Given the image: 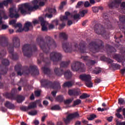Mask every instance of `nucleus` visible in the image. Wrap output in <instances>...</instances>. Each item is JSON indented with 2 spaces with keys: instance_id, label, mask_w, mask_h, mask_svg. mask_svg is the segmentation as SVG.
<instances>
[{
  "instance_id": "1",
  "label": "nucleus",
  "mask_w": 125,
  "mask_h": 125,
  "mask_svg": "<svg viewBox=\"0 0 125 125\" xmlns=\"http://www.w3.org/2000/svg\"><path fill=\"white\" fill-rule=\"evenodd\" d=\"M37 42L38 43L41 49L45 54L41 53L39 54V58L37 59L38 63L40 64L42 62L45 63V65H49L50 64V60L53 62H59L62 60V55L61 53L54 51L50 54V58L45 57L49 52L51 48L57 47L56 43L55 40L49 36H46L45 40L42 37H39L37 39Z\"/></svg>"
},
{
  "instance_id": "2",
  "label": "nucleus",
  "mask_w": 125,
  "mask_h": 125,
  "mask_svg": "<svg viewBox=\"0 0 125 125\" xmlns=\"http://www.w3.org/2000/svg\"><path fill=\"white\" fill-rule=\"evenodd\" d=\"M0 45L3 47H8L7 50L9 54H11V59L13 60L19 59V55L17 53H13L14 47L19 48L21 46L20 39L17 36L13 38V43H9L5 36L0 37Z\"/></svg>"
},
{
  "instance_id": "3",
  "label": "nucleus",
  "mask_w": 125,
  "mask_h": 125,
  "mask_svg": "<svg viewBox=\"0 0 125 125\" xmlns=\"http://www.w3.org/2000/svg\"><path fill=\"white\" fill-rule=\"evenodd\" d=\"M15 70L17 72L18 76H20L22 75H29L31 72L33 76L38 75L40 74L39 69L35 65H30L29 67L26 66L23 68L21 64H17L15 66Z\"/></svg>"
},
{
  "instance_id": "4",
  "label": "nucleus",
  "mask_w": 125,
  "mask_h": 125,
  "mask_svg": "<svg viewBox=\"0 0 125 125\" xmlns=\"http://www.w3.org/2000/svg\"><path fill=\"white\" fill-rule=\"evenodd\" d=\"M42 0H34L32 1L34 6H32L29 2H26L21 4L19 6V10L21 15H26L27 12H33L34 10H37L39 8V6L38 5Z\"/></svg>"
},
{
  "instance_id": "5",
  "label": "nucleus",
  "mask_w": 125,
  "mask_h": 125,
  "mask_svg": "<svg viewBox=\"0 0 125 125\" xmlns=\"http://www.w3.org/2000/svg\"><path fill=\"white\" fill-rule=\"evenodd\" d=\"M22 53L23 55L27 58H31L33 52L37 50L36 46L33 44H25L22 46Z\"/></svg>"
},
{
  "instance_id": "6",
  "label": "nucleus",
  "mask_w": 125,
  "mask_h": 125,
  "mask_svg": "<svg viewBox=\"0 0 125 125\" xmlns=\"http://www.w3.org/2000/svg\"><path fill=\"white\" fill-rule=\"evenodd\" d=\"M12 3V0H6L0 2V25H1L2 23V19L4 20H6L9 18L8 15H6L5 10L4 9V6L7 7L8 6V3Z\"/></svg>"
},
{
  "instance_id": "7",
  "label": "nucleus",
  "mask_w": 125,
  "mask_h": 125,
  "mask_svg": "<svg viewBox=\"0 0 125 125\" xmlns=\"http://www.w3.org/2000/svg\"><path fill=\"white\" fill-rule=\"evenodd\" d=\"M62 49L66 53H70L72 51H78V41H74L70 44L68 42H64L62 43Z\"/></svg>"
},
{
  "instance_id": "8",
  "label": "nucleus",
  "mask_w": 125,
  "mask_h": 125,
  "mask_svg": "<svg viewBox=\"0 0 125 125\" xmlns=\"http://www.w3.org/2000/svg\"><path fill=\"white\" fill-rule=\"evenodd\" d=\"M89 46L92 49L91 50L93 53L99 52L102 49H104L103 42L101 40H98L97 42L92 41L89 43Z\"/></svg>"
},
{
  "instance_id": "9",
  "label": "nucleus",
  "mask_w": 125,
  "mask_h": 125,
  "mask_svg": "<svg viewBox=\"0 0 125 125\" xmlns=\"http://www.w3.org/2000/svg\"><path fill=\"white\" fill-rule=\"evenodd\" d=\"M42 86L45 88H51L53 89H61V84L58 82L52 83L47 79H42L41 81Z\"/></svg>"
},
{
  "instance_id": "10",
  "label": "nucleus",
  "mask_w": 125,
  "mask_h": 125,
  "mask_svg": "<svg viewBox=\"0 0 125 125\" xmlns=\"http://www.w3.org/2000/svg\"><path fill=\"white\" fill-rule=\"evenodd\" d=\"M2 64H0V81L1 80V75H5L8 71V66L10 65V61L8 59H3ZM3 87V83L0 82V88Z\"/></svg>"
},
{
  "instance_id": "11",
  "label": "nucleus",
  "mask_w": 125,
  "mask_h": 125,
  "mask_svg": "<svg viewBox=\"0 0 125 125\" xmlns=\"http://www.w3.org/2000/svg\"><path fill=\"white\" fill-rule=\"evenodd\" d=\"M54 72L57 76H61L64 74V77L66 79H69L72 77V73L70 70H66L65 72L64 73L63 69L62 68L55 67V69H54Z\"/></svg>"
},
{
  "instance_id": "12",
  "label": "nucleus",
  "mask_w": 125,
  "mask_h": 125,
  "mask_svg": "<svg viewBox=\"0 0 125 125\" xmlns=\"http://www.w3.org/2000/svg\"><path fill=\"white\" fill-rule=\"evenodd\" d=\"M94 30L98 35H102L104 38H107L105 28L101 24H96L94 26Z\"/></svg>"
},
{
  "instance_id": "13",
  "label": "nucleus",
  "mask_w": 125,
  "mask_h": 125,
  "mask_svg": "<svg viewBox=\"0 0 125 125\" xmlns=\"http://www.w3.org/2000/svg\"><path fill=\"white\" fill-rule=\"evenodd\" d=\"M79 116V113L78 112H74V113H71L68 114L66 116V119H64L63 122L66 125L69 124L70 122L74 119L78 117Z\"/></svg>"
},
{
  "instance_id": "14",
  "label": "nucleus",
  "mask_w": 125,
  "mask_h": 125,
  "mask_svg": "<svg viewBox=\"0 0 125 125\" xmlns=\"http://www.w3.org/2000/svg\"><path fill=\"white\" fill-rule=\"evenodd\" d=\"M9 17L10 18H19L20 17L19 14H18V12L16 9L15 7H11L9 8Z\"/></svg>"
},
{
  "instance_id": "15",
  "label": "nucleus",
  "mask_w": 125,
  "mask_h": 125,
  "mask_svg": "<svg viewBox=\"0 0 125 125\" xmlns=\"http://www.w3.org/2000/svg\"><path fill=\"white\" fill-rule=\"evenodd\" d=\"M103 18L104 19V22L105 24V28H107L109 29H112V25L110 22L109 21L108 17L107 14L106 13L103 14Z\"/></svg>"
},
{
  "instance_id": "16",
  "label": "nucleus",
  "mask_w": 125,
  "mask_h": 125,
  "mask_svg": "<svg viewBox=\"0 0 125 125\" xmlns=\"http://www.w3.org/2000/svg\"><path fill=\"white\" fill-rule=\"evenodd\" d=\"M81 59L87 62L86 65L87 67H91L96 63V62L95 61L90 60L88 56H82Z\"/></svg>"
},
{
  "instance_id": "17",
  "label": "nucleus",
  "mask_w": 125,
  "mask_h": 125,
  "mask_svg": "<svg viewBox=\"0 0 125 125\" xmlns=\"http://www.w3.org/2000/svg\"><path fill=\"white\" fill-rule=\"evenodd\" d=\"M38 101H36V102L32 103L30 105H28V106L20 107V109H21V111L25 112L26 111L29 110L31 109H34L37 107L36 103H38Z\"/></svg>"
},
{
  "instance_id": "18",
  "label": "nucleus",
  "mask_w": 125,
  "mask_h": 125,
  "mask_svg": "<svg viewBox=\"0 0 125 125\" xmlns=\"http://www.w3.org/2000/svg\"><path fill=\"white\" fill-rule=\"evenodd\" d=\"M39 21L41 22V26H42V31H48V28H47V24L48 22L44 20L43 17H39Z\"/></svg>"
},
{
  "instance_id": "19",
  "label": "nucleus",
  "mask_w": 125,
  "mask_h": 125,
  "mask_svg": "<svg viewBox=\"0 0 125 125\" xmlns=\"http://www.w3.org/2000/svg\"><path fill=\"white\" fill-rule=\"evenodd\" d=\"M122 0H113V1H110L108 4V7L111 9L116 7L117 5H119L122 3Z\"/></svg>"
},
{
  "instance_id": "20",
  "label": "nucleus",
  "mask_w": 125,
  "mask_h": 125,
  "mask_svg": "<svg viewBox=\"0 0 125 125\" xmlns=\"http://www.w3.org/2000/svg\"><path fill=\"white\" fill-rule=\"evenodd\" d=\"M79 78H80L81 80H82L83 81L85 82H89L91 81V77L89 75H86L85 74L81 75L79 76Z\"/></svg>"
},
{
  "instance_id": "21",
  "label": "nucleus",
  "mask_w": 125,
  "mask_h": 125,
  "mask_svg": "<svg viewBox=\"0 0 125 125\" xmlns=\"http://www.w3.org/2000/svg\"><path fill=\"white\" fill-rule=\"evenodd\" d=\"M23 28L25 29V32H28L30 29H32L33 28V25L30 21H26Z\"/></svg>"
},
{
  "instance_id": "22",
  "label": "nucleus",
  "mask_w": 125,
  "mask_h": 125,
  "mask_svg": "<svg viewBox=\"0 0 125 125\" xmlns=\"http://www.w3.org/2000/svg\"><path fill=\"white\" fill-rule=\"evenodd\" d=\"M113 58L115 59L117 62L121 63L123 61L122 56L120 54H115L113 56Z\"/></svg>"
},
{
  "instance_id": "23",
  "label": "nucleus",
  "mask_w": 125,
  "mask_h": 125,
  "mask_svg": "<svg viewBox=\"0 0 125 125\" xmlns=\"http://www.w3.org/2000/svg\"><path fill=\"white\" fill-rule=\"evenodd\" d=\"M68 93L70 96H78L79 95L78 90L76 89L73 90H69Z\"/></svg>"
},
{
  "instance_id": "24",
  "label": "nucleus",
  "mask_w": 125,
  "mask_h": 125,
  "mask_svg": "<svg viewBox=\"0 0 125 125\" xmlns=\"http://www.w3.org/2000/svg\"><path fill=\"white\" fill-rule=\"evenodd\" d=\"M71 67L73 71H78L79 70V62L77 61L73 63Z\"/></svg>"
},
{
  "instance_id": "25",
  "label": "nucleus",
  "mask_w": 125,
  "mask_h": 125,
  "mask_svg": "<svg viewBox=\"0 0 125 125\" xmlns=\"http://www.w3.org/2000/svg\"><path fill=\"white\" fill-rule=\"evenodd\" d=\"M16 100H17L18 103H22L25 100V97L22 95H18L16 97Z\"/></svg>"
},
{
  "instance_id": "26",
  "label": "nucleus",
  "mask_w": 125,
  "mask_h": 125,
  "mask_svg": "<svg viewBox=\"0 0 125 125\" xmlns=\"http://www.w3.org/2000/svg\"><path fill=\"white\" fill-rule=\"evenodd\" d=\"M85 70L86 67H85L84 64L82 62H79V71L84 72Z\"/></svg>"
},
{
  "instance_id": "27",
  "label": "nucleus",
  "mask_w": 125,
  "mask_h": 125,
  "mask_svg": "<svg viewBox=\"0 0 125 125\" xmlns=\"http://www.w3.org/2000/svg\"><path fill=\"white\" fill-rule=\"evenodd\" d=\"M101 60L104 62H106L108 63H112L114 62L113 60L109 58H106L105 56H103L100 58Z\"/></svg>"
},
{
  "instance_id": "28",
  "label": "nucleus",
  "mask_w": 125,
  "mask_h": 125,
  "mask_svg": "<svg viewBox=\"0 0 125 125\" xmlns=\"http://www.w3.org/2000/svg\"><path fill=\"white\" fill-rule=\"evenodd\" d=\"M5 107H7L8 109H14L15 105L12 103H11L9 101H6L5 103Z\"/></svg>"
},
{
  "instance_id": "29",
  "label": "nucleus",
  "mask_w": 125,
  "mask_h": 125,
  "mask_svg": "<svg viewBox=\"0 0 125 125\" xmlns=\"http://www.w3.org/2000/svg\"><path fill=\"white\" fill-rule=\"evenodd\" d=\"M4 96L8 99H14V94H12L11 93H4L3 94Z\"/></svg>"
},
{
  "instance_id": "30",
  "label": "nucleus",
  "mask_w": 125,
  "mask_h": 125,
  "mask_svg": "<svg viewBox=\"0 0 125 125\" xmlns=\"http://www.w3.org/2000/svg\"><path fill=\"white\" fill-rule=\"evenodd\" d=\"M70 62V61L62 62L60 63V67L66 68L67 67L68 65H69Z\"/></svg>"
},
{
  "instance_id": "31",
  "label": "nucleus",
  "mask_w": 125,
  "mask_h": 125,
  "mask_svg": "<svg viewBox=\"0 0 125 125\" xmlns=\"http://www.w3.org/2000/svg\"><path fill=\"white\" fill-rule=\"evenodd\" d=\"M88 13V10H83L82 11L79 12V20L81 19V18L84 17L85 14Z\"/></svg>"
},
{
  "instance_id": "32",
  "label": "nucleus",
  "mask_w": 125,
  "mask_h": 125,
  "mask_svg": "<svg viewBox=\"0 0 125 125\" xmlns=\"http://www.w3.org/2000/svg\"><path fill=\"white\" fill-rule=\"evenodd\" d=\"M78 11H74L72 13H71V18L74 19V20H76L79 18V14H77Z\"/></svg>"
},
{
  "instance_id": "33",
  "label": "nucleus",
  "mask_w": 125,
  "mask_h": 125,
  "mask_svg": "<svg viewBox=\"0 0 125 125\" xmlns=\"http://www.w3.org/2000/svg\"><path fill=\"white\" fill-rule=\"evenodd\" d=\"M43 73L45 75H49L51 73V70L49 68L44 67L42 68Z\"/></svg>"
},
{
  "instance_id": "34",
  "label": "nucleus",
  "mask_w": 125,
  "mask_h": 125,
  "mask_svg": "<svg viewBox=\"0 0 125 125\" xmlns=\"http://www.w3.org/2000/svg\"><path fill=\"white\" fill-rule=\"evenodd\" d=\"M55 101L58 103H62L64 101V98L62 95H58L55 98Z\"/></svg>"
},
{
  "instance_id": "35",
  "label": "nucleus",
  "mask_w": 125,
  "mask_h": 125,
  "mask_svg": "<svg viewBox=\"0 0 125 125\" xmlns=\"http://www.w3.org/2000/svg\"><path fill=\"white\" fill-rule=\"evenodd\" d=\"M6 54V51L5 49L0 48V59H3L4 56Z\"/></svg>"
},
{
  "instance_id": "36",
  "label": "nucleus",
  "mask_w": 125,
  "mask_h": 125,
  "mask_svg": "<svg viewBox=\"0 0 125 125\" xmlns=\"http://www.w3.org/2000/svg\"><path fill=\"white\" fill-rule=\"evenodd\" d=\"M79 46H80L81 49V52L84 53L86 52V44H85V42H83L82 44H79Z\"/></svg>"
},
{
  "instance_id": "37",
  "label": "nucleus",
  "mask_w": 125,
  "mask_h": 125,
  "mask_svg": "<svg viewBox=\"0 0 125 125\" xmlns=\"http://www.w3.org/2000/svg\"><path fill=\"white\" fill-rule=\"evenodd\" d=\"M59 38L62 39V40H67L68 36L65 33L62 32L60 33Z\"/></svg>"
},
{
  "instance_id": "38",
  "label": "nucleus",
  "mask_w": 125,
  "mask_h": 125,
  "mask_svg": "<svg viewBox=\"0 0 125 125\" xmlns=\"http://www.w3.org/2000/svg\"><path fill=\"white\" fill-rule=\"evenodd\" d=\"M61 107L59 105H57V104H56L53 106H52L51 107V110L52 111H60V110H61Z\"/></svg>"
},
{
  "instance_id": "39",
  "label": "nucleus",
  "mask_w": 125,
  "mask_h": 125,
  "mask_svg": "<svg viewBox=\"0 0 125 125\" xmlns=\"http://www.w3.org/2000/svg\"><path fill=\"white\" fill-rule=\"evenodd\" d=\"M97 118V115L96 114H90L89 116L87 117L88 121H93L94 119Z\"/></svg>"
},
{
  "instance_id": "40",
  "label": "nucleus",
  "mask_w": 125,
  "mask_h": 125,
  "mask_svg": "<svg viewBox=\"0 0 125 125\" xmlns=\"http://www.w3.org/2000/svg\"><path fill=\"white\" fill-rule=\"evenodd\" d=\"M85 85H86V86L88 87V88H92L93 87V83L91 82V81H86V82H85Z\"/></svg>"
},
{
  "instance_id": "41",
  "label": "nucleus",
  "mask_w": 125,
  "mask_h": 125,
  "mask_svg": "<svg viewBox=\"0 0 125 125\" xmlns=\"http://www.w3.org/2000/svg\"><path fill=\"white\" fill-rule=\"evenodd\" d=\"M74 100V98H71L70 99H68V100H63V103L64 104H70V103H72V101H73Z\"/></svg>"
},
{
  "instance_id": "42",
  "label": "nucleus",
  "mask_w": 125,
  "mask_h": 125,
  "mask_svg": "<svg viewBox=\"0 0 125 125\" xmlns=\"http://www.w3.org/2000/svg\"><path fill=\"white\" fill-rule=\"evenodd\" d=\"M48 12L49 13H52L55 15L57 14V10H56V9H55V8H49Z\"/></svg>"
},
{
  "instance_id": "43",
  "label": "nucleus",
  "mask_w": 125,
  "mask_h": 125,
  "mask_svg": "<svg viewBox=\"0 0 125 125\" xmlns=\"http://www.w3.org/2000/svg\"><path fill=\"white\" fill-rule=\"evenodd\" d=\"M123 38V35H121L120 36L116 37V36H114V38L115 39V42L117 43H119L121 42V39Z\"/></svg>"
},
{
  "instance_id": "44",
  "label": "nucleus",
  "mask_w": 125,
  "mask_h": 125,
  "mask_svg": "<svg viewBox=\"0 0 125 125\" xmlns=\"http://www.w3.org/2000/svg\"><path fill=\"white\" fill-rule=\"evenodd\" d=\"M72 86V83L71 82H65L64 83L63 85H62V86L64 87H71Z\"/></svg>"
},
{
  "instance_id": "45",
  "label": "nucleus",
  "mask_w": 125,
  "mask_h": 125,
  "mask_svg": "<svg viewBox=\"0 0 125 125\" xmlns=\"http://www.w3.org/2000/svg\"><path fill=\"white\" fill-rule=\"evenodd\" d=\"M118 103L120 105H125V101L124 99L122 98H120L118 99Z\"/></svg>"
},
{
  "instance_id": "46",
  "label": "nucleus",
  "mask_w": 125,
  "mask_h": 125,
  "mask_svg": "<svg viewBox=\"0 0 125 125\" xmlns=\"http://www.w3.org/2000/svg\"><path fill=\"white\" fill-rule=\"evenodd\" d=\"M96 70H94V73H95L96 75H98L99 73H101L102 72V69L101 68L99 67H96Z\"/></svg>"
},
{
  "instance_id": "47",
  "label": "nucleus",
  "mask_w": 125,
  "mask_h": 125,
  "mask_svg": "<svg viewBox=\"0 0 125 125\" xmlns=\"http://www.w3.org/2000/svg\"><path fill=\"white\" fill-rule=\"evenodd\" d=\"M89 96H90L89 95H88L86 93H83L82 95H81L79 98L81 99H86V98H89Z\"/></svg>"
},
{
  "instance_id": "48",
  "label": "nucleus",
  "mask_w": 125,
  "mask_h": 125,
  "mask_svg": "<svg viewBox=\"0 0 125 125\" xmlns=\"http://www.w3.org/2000/svg\"><path fill=\"white\" fill-rule=\"evenodd\" d=\"M108 46L109 47V50L110 52L111 53L112 52H116V49H115L113 47L111 46V45H108Z\"/></svg>"
},
{
  "instance_id": "49",
  "label": "nucleus",
  "mask_w": 125,
  "mask_h": 125,
  "mask_svg": "<svg viewBox=\"0 0 125 125\" xmlns=\"http://www.w3.org/2000/svg\"><path fill=\"white\" fill-rule=\"evenodd\" d=\"M121 9L123 13L125 14V2H123L121 4Z\"/></svg>"
},
{
  "instance_id": "50",
  "label": "nucleus",
  "mask_w": 125,
  "mask_h": 125,
  "mask_svg": "<svg viewBox=\"0 0 125 125\" xmlns=\"http://www.w3.org/2000/svg\"><path fill=\"white\" fill-rule=\"evenodd\" d=\"M112 66L113 68H116L117 69H120L121 68V65L119 64L113 63Z\"/></svg>"
},
{
  "instance_id": "51",
  "label": "nucleus",
  "mask_w": 125,
  "mask_h": 125,
  "mask_svg": "<svg viewBox=\"0 0 125 125\" xmlns=\"http://www.w3.org/2000/svg\"><path fill=\"white\" fill-rule=\"evenodd\" d=\"M37 113L38 112L36 111V110H34V111L28 112V115L30 116H36Z\"/></svg>"
},
{
  "instance_id": "52",
  "label": "nucleus",
  "mask_w": 125,
  "mask_h": 125,
  "mask_svg": "<svg viewBox=\"0 0 125 125\" xmlns=\"http://www.w3.org/2000/svg\"><path fill=\"white\" fill-rule=\"evenodd\" d=\"M119 21L122 23H125V16L123 15L119 17Z\"/></svg>"
},
{
  "instance_id": "53",
  "label": "nucleus",
  "mask_w": 125,
  "mask_h": 125,
  "mask_svg": "<svg viewBox=\"0 0 125 125\" xmlns=\"http://www.w3.org/2000/svg\"><path fill=\"white\" fill-rule=\"evenodd\" d=\"M60 20H61L62 21H67L68 17H67V16H62V17H60Z\"/></svg>"
},
{
  "instance_id": "54",
  "label": "nucleus",
  "mask_w": 125,
  "mask_h": 125,
  "mask_svg": "<svg viewBox=\"0 0 125 125\" xmlns=\"http://www.w3.org/2000/svg\"><path fill=\"white\" fill-rule=\"evenodd\" d=\"M13 26L15 27V28H22V25L21 23H18L13 25Z\"/></svg>"
},
{
  "instance_id": "55",
  "label": "nucleus",
  "mask_w": 125,
  "mask_h": 125,
  "mask_svg": "<svg viewBox=\"0 0 125 125\" xmlns=\"http://www.w3.org/2000/svg\"><path fill=\"white\" fill-rule=\"evenodd\" d=\"M23 31H25V29L22 28V27H20L19 28L17 31H16V33H21Z\"/></svg>"
},
{
  "instance_id": "56",
  "label": "nucleus",
  "mask_w": 125,
  "mask_h": 125,
  "mask_svg": "<svg viewBox=\"0 0 125 125\" xmlns=\"http://www.w3.org/2000/svg\"><path fill=\"white\" fill-rule=\"evenodd\" d=\"M83 6L85 8H87V7L90 6V3L88 1H85L83 4Z\"/></svg>"
},
{
  "instance_id": "57",
  "label": "nucleus",
  "mask_w": 125,
  "mask_h": 125,
  "mask_svg": "<svg viewBox=\"0 0 125 125\" xmlns=\"http://www.w3.org/2000/svg\"><path fill=\"white\" fill-rule=\"evenodd\" d=\"M65 4H66V2L65 1L62 2L61 5H60L59 7L60 9L62 10L64 6L65 5Z\"/></svg>"
},
{
  "instance_id": "58",
  "label": "nucleus",
  "mask_w": 125,
  "mask_h": 125,
  "mask_svg": "<svg viewBox=\"0 0 125 125\" xmlns=\"http://www.w3.org/2000/svg\"><path fill=\"white\" fill-rule=\"evenodd\" d=\"M115 116H116V117L118 118V119H123V116L122 115V114H120V113H117L116 114H115Z\"/></svg>"
},
{
  "instance_id": "59",
  "label": "nucleus",
  "mask_w": 125,
  "mask_h": 125,
  "mask_svg": "<svg viewBox=\"0 0 125 125\" xmlns=\"http://www.w3.org/2000/svg\"><path fill=\"white\" fill-rule=\"evenodd\" d=\"M41 92L39 90H37L35 91V96L38 97L40 96Z\"/></svg>"
},
{
  "instance_id": "60",
  "label": "nucleus",
  "mask_w": 125,
  "mask_h": 125,
  "mask_svg": "<svg viewBox=\"0 0 125 125\" xmlns=\"http://www.w3.org/2000/svg\"><path fill=\"white\" fill-rule=\"evenodd\" d=\"M45 2H46L42 1V0H41L40 2H39V3L38 5L40 7H43L45 5Z\"/></svg>"
},
{
  "instance_id": "61",
  "label": "nucleus",
  "mask_w": 125,
  "mask_h": 125,
  "mask_svg": "<svg viewBox=\"0 0 125 125\" xmlns=\"http://www.w3.org/2000/svg\"><path fill=\"white\" fill-rule=\"evenodd\" d=\"M52 22H53V24L56 26H57L59 25V20H53Z\"/></svg>"
},
{
  "instance_id": "62",
  "label": "nucleus",
  "mask_w": 125,
  "mask_h": 125,
  "mask_svg": "<svg viewBox=\"0 0 125 125\" xmlns=\"http://www.w3.org/2000/svg\"><path fill=\"white\" fill-rule=\"evenodd\" d=\"M93 12L94 13H98L99 12V9L97 7H93L92 8Z\"/></svg>"
},
{
  "instance_id": "63",
  "label": "nucleus",
  "mask_w": 125,
  "mask_h": 125,
  "mask_svg": "<svg viewBox=\"0 0 125 125\" xmlns=\"http://www.w3.org/2000/svg\"><path fill=\"white\" fill-rule=\"evenodd\" d=\"M8 27L9 26L8 25L2 24L1 28H2V30H6Z\"/></svg>"
},
{
  "instance_id": "64",
  "label": "nucleus",
  "mask_w": 125,
  "mask_h": 125,
  "mask_svg": "<svg viewBox=\"0 0 125 125\" xmlns=\"http://www.w3.org/2000/svg\"><path fill=\"white\" fill-rule=\"evenodd\" d=\"M33 124L35 125H40V122L38 120H35V121L33 122Z\"/></svg>"
}]
</instances>
